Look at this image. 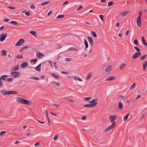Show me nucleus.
Here are the masks:
<instances>
[{
	"label": "nucleus",
	"instance_id": "obj_1",
	"mask_svg": "<svg viewBox=\"0 0 147 147\" xmlns=\"http://www.w3.org/2000/svg\"><path fill=\"white\" fill-rule=\"evenodd\" d=\"M116 115H110L109 119L111 122H112L111 125L105 129V131L107 132L110 131L114 128L116 125L115 122L114 121L116 120Z\"/></svg>",
	"mask_w": 147,
	"mask_h": 147
},
{
	"label": "nucleus",
	"instance_id": "obj_2",
	"mask_svg": "<svg viewBox=\"0 0 147 147\" xmlns=\"http://www.w3.org/2000/svg\"><path fill=\"white\" fill-rule=\"evenodd\" d=\"M16 101L20 103L26 104L29 106L32 105V102L30 100H28L22 98L17 97Z\"/></svg>",
	"mask_w": 147,
	"mask_h": 147
},
{
	"label": "nucleus",
	"instance_id": "obj_3",
	"mask_svg": "<svg viewBox=\"0 0 147 147\" xmlns=\"http://www.w3.org/2000/svg\"><path fill=\"white\" fill-rule=\"evenodd\" d=\"M142 53L140 52H137L135 53L132 56V59H135L141 56Z\"/></svg>",
	"mask_w": 147,
	"mask_h": 147
},
{
	"label": "nucleus",
	"instance_id": "obj_4",
	"mask_svg": "<svg viewBox=\"0 0 147 147\" xmlns=\"http://www.w3.org/2000/svg\"><path fill=\"white\" fill-rule=\"evenodd\" d=\"M11 76L14 78H17L20 76V74L18 71H13L11 73Z\"/></svg>",
	"mask_w": 147,
	"mask_h": 147
},
{
	"label": "nucleus",
	"instance_id": "obj_5",
	"mask_svg": "<svg viewBox=\"0 0 147 147\" xmlns=\"http://www.w3.org/2000/svg\"><path fill=\"white\" fill-rule=\"evenodd\" d=\"M25 42L24 40L23 39H20L15 44V46H18L21 45Z\"/></svg>",
	"mask_w": 147,
	"mask_h": 147
},
{
	"label": "nucleus",
	"instance_id": "obj_6",
	"mask_svg": "<svg viewBox=\"0 0 147 147\" xmlns=\"http://www.w3.org/2000/svg\"><path fill=\"white\" fill-rule=\"evenodd\" d=\"M7 34L6 33H5L3 34H1L0 36L1 37L0 38V40L1 42L3 41L5 39L6 37L7 36Z\"/></svg>",
	"mask_w": 147,
	"mask_h": 147
},
{
	"label": "nucleus",
	"instance_id": "obj_7",
	"mask_svg": "<svg viewBox=\"0 0 147 147\" xmlns=\"http://www.w3.org/2000/svg\"><path fill=\"white\" fill-rule=\"evenodd\" d=\"M141 18L140 16H138L136 21L137 24L139 27L140 26L141 24Z\"/></svg>",
	"mask_w": 147,
	"mask_h": 147
},
{
	"label": "nucleus",
	"instance_id": "obj_8",
	"mask_svg": "<svg viewBox=\"0 0 147 147\" xmlns=\"http://www.w3.org/2000/svg\"><path fill=\"white\" fill-rule=\"evenodd\" d=\"M92 100H94L93 102H92V104H91L92 105V106L93 107H94L96 106L97 104V99L96 98H95Z\"/></svg>",
	"mask_w": 147,
	"mask_h": 147
},
{
	"label": "nucleus",
	"instance_id": "obj_9",
	"mask_svg": "<svg viewBox=\"0 0 147 147\" xmlns=\"http://www.w3.org/2000/svg\"><path fill=\"white\" fill-rule=\"evenodd\" d=\"M87 39L89 42L91 46H92L93 45V40L92 38L90 36H88L87 37Z\"/></svg>",
	"mask_w": 147,
	"mask_h": 147
},
{
	"label": "nucleus",
	"instance_id": "obj_10",
	"mask_svg": "<svg viewBox=\"0 0 147 147\" xmlns=\"http://www.w3.org/2000/svg\"><path fill=\"white\" fill-rule=\"evenodd\" d=\"M36 56L39 59L41 58L42 57H44V55L43 54L41 53L38 52L36 53Z\"/></svg>",
	"mask_w": 147,
	"mask_h": 147
},
{
	"label": "nucleus",
	"instance_id": "obj_11",
	"mask_svg": "<svg viewBox=\"0 0 147 147\" xmlns=\"http://www.w3.org/2000/svg\"><path fill=\"white\" fill-rule=\"evenodd\" d=\"M18 93V92L17 91H7V95H9L10 94H16Z\"/></svg>",
	"mask_w": 147,
	"mask_h": 147
},
{
	"label": "nucleus",
	"instance_id": "obj_12",
	"mask_svg": "<svg viewBox=\"0 0 147 147\" xmlns=\"http://www.w3.org/2000/svg\"><path fill=\"white\" fill-rule=\"evenodd\" d=\"M129 12V11L128 10H126L122 12H121L120 13V14H121L122 16L123 17H124L126 16L127 14Z\"/></svg>",
	"mask_w": 147,
	"mask_h": 147
},
{
	"label": "nucleus",
	"instance_id": "obj_13",
	"mask_svg": "<svg viewBox=\"0 0 147 147\" xmlns=\"http://www.w3.org/2000/svg\"><path fill=\"white\" fill-rule=\"evenodd\" d=\"M147 65V60L145 61L143 64V67L144 70H145Z\"/></svg>",
	"mask_w": 147,
	"mask_h": 147
},
{
	"label": "nucleus",
	"instance_id": "obj_14",
	"mask_svg": "<svg viewBox=\"0 0 147 147\" xmlns=\"http://www.w3.org/2000/svg\"><path fill=\"white\" fill-rule=\"evenodd\" d=\"M115 77L114 76H111L107 78L105 80V81H109V80H114L115 79Z\"/></svg>",
	"mask_w": 147,
	"mask_h": 147
},
{
	"label": "nucleus",
	"instance_id": "obj_15",
	"mask_svg": "<svg viewBox=\"0 0 147 147\" xmlns=\"http://www.w3.org/2000/svg\"><path fill=\"white\" fill-rule=\"evenodd\" d=\"M112 67L110 65H108L107 67L106 68L105 71L107 72H110L111 70Z\"/></svg>",
	"mask_w": 147,
	"mask_h": 147
},
{
	"label": "nucleus",
	"instance_id": "obj_16",
	"mask_svg": "<svg viewBox=\"0 0 147 147\" xmlns=\"http://www.w3.org/2000/svg\"><path fill=\"white\" fill-rule=\"evenodd\" d=\"M19 64H18L17 65L14 67H13L11 68V70L12 71H16L18 70Z\"/></svg>",
	"mask_w": 147,
	"mask_h": 147
},
{
	"label": "nucleus",
	"instance_id": "obj_17",
	"mask_svg": "<svg viewBox=\"0 0 147 147\" xmlns=\"http://www.w3.org/2000/svg\"><path fill=\"white\" fill-rule=\"evenodd\" d=\"M84 44L85 46L86 50L88 48V44L86 38L84 39Z\"/></svg>",
	"mask_w": 147,
	"mask_h": 147
},
{
	"label": "nucleus",
	"instance_id": "obj_18",
	"mask_svg": "<svg viewBox=\"0 0 147 147\" xmlns=\"http://www.w3.org/2000/svg\"><path fill=\"white\" fill-rule=\"evenodd\" d=\"M29 48V47L28 46H26L22 47L20 50L19 52L21 53L22 51L24 50H26L28 49Z\"/></svg>",
	"mask_w": 147,
	"mask_h": 147
},
{
	"label": "nucleus",
	"instance_id": "obj_19",
	"mask_svg": "<svg viewBox=\"0 0 147 147\" xmlns=\"http://www.w3.org/2000/svg\"><path fill=\"white\" fill-rule=\"evenodd\" d=\"M126 64L125 63H122L119 65V68L120 70L123 69L125 67Z\"/></svg>",
	"mask_w": 147,
	"mask_h": 147
},
{
	"label": "nucleus",
	"instance_id": "obj_20",
	"mask_svg": "<svg viewBox=\"0 0 147 147\" xmlns=\"http://www.w3.org/2000/svg\"><path fill=\"white\" fill-rule=\"evenodd\" d=\"M118 109H121L123 108V105L122 102H119V105L118 107Z\"/></svg>",
	"mask_w": 147,
	"mask_h": 147
},
{
	"label": "nucleus",
	"instance_id": "obj_21",
	"mask_svg": "<svg viewBox=\"0 0 147 147\" xmlns=\"http://www.w3.org/2000/svg\"><path fill=\"white\" fill-rule=\"evenodd\" d=\"M28 65V64L27 63V62H24V63H22V64L20 66L22 68H25L27 67Z\"/></svg>",
	"mask_w": 147,
	"mask_h": 147
},
{
	"label": "nucleus",
	"instance_id": "obj_22",
	"mask_svg": "<svg viewBox=\"0 0 147 147\" xmlns=\"http://www.w3.org/2000/svg\"><path fill=\"white\" fill-rule=\"evenodd\" d=\"M41 64H40L37 66L35 68L36 70L38 71H40L41 69Z\"/></svg>",
	"mask_w": 147,
	"mask_h": 147
},
{
	"label": "nucleus",
	"instance_id": "obj_23",
	"mask_svg": "<svg viewBox=\"0 0 147 147\" xmlns=\"http://www.w3.org/2000/svg\"><path fill=\"white\" fill-rule=\"evenodd\" d=\"M1 55L2 56H6L7 55V52L5 50H3L1 51Z\"/></svg>",
	"mask_w": 147,
	"mask_h": 147
},
{
	"label": "nucleus",
	"instance_id": "obj_24",
	"mask_svg": "<svg viewBox=\"0 0 147 147\" xmlns=\"http://www.w3.org/2000/svg\"><path fill=\"white\" fill-rule=\"evenodd\" d=\"M8 76V75H4L2 76L1 77V79L2 80H6V78Z\"/></svg>",
	"mask_w": 147,
	"mask_h": 147
},
{
	"label": "nucleus",
	"instance_id": "obj_25",
	"mask_svg": "<svg viewBox=\"0 0 147 147\" xmlns=\"http://www.w3.org/2000/svg\"><path fill=\"white\" fill-rule=\"evenodd\" d=\"M142 40L143 44L145 45L147 47V43L146 42L145 40L144 36H143L142 38Z\"/></svg>",
	"mask_w": 147,
	"mask_h": 147
},
{
	"label": "nucleus",
	"instance_id": "obj_26",
	"mask_svg": "<svg viewBox=\"0 0 147 147\" xmlns=\"http://www.w3.org/2000/svg\"><path fill=\"white\" fill-rule=\"evenodd\" d=\"M92 105L91 104H85L83 105V107H84L92 108Z\"/></svg>",
	"mask_w": 147,
	"mask_h": 147
},
{
	"label": "nucleus",
	"instance_id": "obj_27",
	"mask_svg": "<svg viewBox=\"0 0 147 147\" xmlns=\"http://www.w3.org/2000/svg\"><path fill=\"white\" fill-rule=\"evenodd\" d=\"M92 74L91 72H90L89 73L87 76L86 77V80H88L91 77V76H92Z\"/></svg>",
	"mask_w": 147,
	"mask_h": 147
},
{
	"label": "nucleus",
	"instance_id": "obj_28",
	"mask_svg": "<svg viewBox=\"0 0 147 147\" xmlns=\"http://www.w3.org/2000/svg\"><path fill=\"white\" fill-rule=\"evenodd\" d=\"M30 34L33 35L35 36H37V34L36 31H31L30 32Z\"/></svg>",
	"mask_w": 147,
	"mask_h": 147
},
{
	"label": "nucleus",
	"instance_id": "obj_29",
	"mask_svg": "<svg viewBox=\"0 0 147 147\" xmlns=\"http://www.w3.org/2000/svg\"><path fill=\"white\" fill-rule=\"evenodd\" d=\"M1 92L4 95H7V91L5 89H3L1 90Z\"/></svg>",
	"mask_w": 147,
	"mask_h": 147
},
{
	"label": "nucleus",
	"instance_id": "obj_30",
	"mask_svg": "<svg viewBox=\"0 0 147 147\" xmlns=\"http://www.w3.org/2000/svg\"><path fill=\"white\" fill-rule=\"evenodd\" d=\"M91 34L95 38H96L97 37V35L96 33L93 31H92L91 32Z\"/></svg>",
	"mask_w": 147,
	"mask_h": 147
},
{
	"label": "nucleus",
	"instance_id": "obj_31",
	"mask_svg": "<svg viewBox=\"0 0 147 147\" xmlns=\"http://www.w3.org/2000/svg\"><path fill=\"white\" fill-rule=\"evenodd\" d=\"M147 55H144L142 56L140 58V59L142 61H144L145 59L147 57Z\"/></svg>",
	"mask_w": 147,
	"mask_h": 147
},
{
	"label": "nucleus",
	"instance_id": "obj_32",
	"mask_svg": "<svg viewBox=\"0 0 147 147\" xmlns=\"http://www.w3.org/2000/svg\"><path fill=\"white\" fill-rule=\"evenodd\" d=\"M129 115V114H127L126 115L124 116L123 117V121H125L126 120L128 119V117Z\"/></svg>",
	"mask_w": 147,
	"mask_h": 147
},
{
	"label": "nucleus",
	"instance_id": "obj_33",
	"mask_svg": "<svg viewBox=\"0 0 147 147\" xmlns=\"http://www.w3.org/2000/svg\"><path fill=\"white\" fill-rule=\"evenodd\" d=\"M51 74L56 79H58L59 78V76L58 75L54 73H52Z\"/></svg>",
	"mask_w": 147,
	"mask_h": 147
},
{
	"label": "nucleus",
	"instance_id": "obj_34",
	"mask_svg": "<svg viewBox=\"0 0 147 147\" xmlns=\"http://www.w3.org/2000/svg\"><path fill=\"white\" fill-rule=\"evenodd\" d=\"M30 78L32 79L36 80H39V78H38L36 77L32 76L30 77Z\"/></svg>",
	"mask_w": 147,
	"mask_h": 147
},
{
	"label": "nucleus",
	"instance_id": "obj_35",
	"mask_svg": "<svg viewBox=\"0 0 147 147\" xmlns=\"http://www.w3.org/2000/svg\"><path fill=\"white\" fill-rule=\"evenodd\" d=\"M10 23L14 25H16L18 24V22L17 21H11Z\"/></svg>",
	"mask_w": 147,
	"mask_h": 147
},
{
	"label": "nucleus",
	"instance_id": "obj_36",
	"mask_svg": "<svg viewBox=\"0 0 147 147\" xmlns=\"http://www.w3.org/2000/svg\"><path fill=\"white\" fill-rule=\"evenodd\" d=\"M13 80V78H9L6 79V80L7 82H11Z\"/></svg>",
	"mask_w": 147,
	"mask_h": 147
},
{
	"label": "nucleus",
	"instance_id": "obj_37",
	"mask_svg": "<svg viewBox=\"0 0 147 147\" xmlns=\"http://www.w3.org/2000/svg\"><path fill=\"white\" fill-rule=\"evenodd\" d=\"M37 59H32L30 61V62H33L34 63V64H35L36 62L37 61Z\"/></svg>",
	"mask_w": 147,
	"mask_h": 147
},
{
	"label": "nucleus",
	"instance_id": "obj_38",
	"mask_svg": "<svg viewBox=\"0 0 147 147\" xmlns=\"http://www.w3.org/2000/svg\"><path fill=\"white\" fill-rule=\"evenodd\" d=\"M49 1H45L42 3L41 4V5H45L49 3Z\"/></svg>",
	"mask_w": 147,
	"mask_h": 147
},
{
	"label": "nucleus",
	"instance_id": "obj_39",
	"mask_svg": "<svg viewBox=\"0 0 147 147\" xmlns=\"http://www.w3.org/2000/svg\"><path fill=\"white\" fill-rule=\"evenodd\" d=\"M134 44L136 45H138V41L137 39H135L134 40Z\"/></svg>",
	"mask_w": 147,
	"mask_h": 147
},
{
	"label": "nucleus",
	"instance_id": "obj_40",
	"mask_svg": "<svg viewBox=\"0 0 147 147\" xmlns=\"http://www.w3.org/2000/svg\"><path fill=\"white\" fill-rule=\"evenodd\" d=\"M64 15H60L58 16L56 18L57 19L63 17L64 16Z\"/></svg>",
	"mask_w": 147,
	"mask_h": 147
},
{
	"label": "nucleus",
	"instance_id": "obj_41",
	"mask_svg": "<svg viewBox=\"0 0 147 147\" xmlns=\"http://www.w3.org/2000/svg\"><path fill=\"white\" fill-rule=\"evenodd\" d=\"M135 86H136V84H135V83H134L130 87L129 89L132 90V89H133L134 88V87H135Z\"/></svg>",
	"mask_w": 147,
	"mask_h": 147
},
{
	"label": "nucleus",
	"instance_id": "obj_42",
	"mask_svg": "<svg viewBox=\"0 0 147 147\" xmlns=\"http://www.w3.org/2000/svg\"><path fill=\"white\" fill-rule=\"evenodd\" d=\"M134 49H136V51L138 52H140V49L137 47H134Z\"/></svg>",
	"mask_w": 147,
	"mask_h": 147
},
{
	"label": "nucleus",
	"instance_id": "obj_43",
	"mask_svg": "<svg viewBox=\"0 0 147 147\" xmlns=\"http://www.w3.org/2000/svg\"><path fill=\"white\" fill-rule=\"evenodd\" d=\"M69 50H71V51H76L77 50L75 48L73 47H71L69 49Z\"/></svg>",
	"mask_w": 147,
	"mask_h": 147
},
{
	"label": "nucleus",
	"instance_id": "obj_44",
	"mask_svg": "<svg viewBox=\"0 0 147 147\" xmlns=\"http://www.w3.org/2000/svg\"><path fill=\"white\" fill-rule=\"evenodd\" d=\"M23 57V55H22L20 54V55H17V56L16 58H22Z\"/></svg>",
	"mask_w": 147,
	"mask_h": 147
},
{
	"label": "nucleus",
	"instance_id": "obj_45",
	"mask_svg": "<svg viewBox=\"0 0 147 147\" xmlns=\"http://www.w3.org/2000/svg\"><path fill=\"white\" fill-rule=\"evenodd\" d=\"M113 3V2L112 1L109 2L108 3V5L109 7H110L112 5Z\"/></svg>",
	"mask_w": 147,
	"mask_h": 147
},
{
	"label": "nucleus",
	"instance_id": "obj_46",
	"mask_svg": "<svg viewBox=\"0 0 147 147\" xmlns=\"http://www.w3.org/2000/svg\"><path fill=\"white\" fill-rule=\"evenodd\" d=\"M99 17L102 21H103L104 20V16L103 15H99Z\"/></svg>",
	"mask_w": 147,
	"mask_h": 147
},
{
	"label": "nucleus",
	"instance_id": "obj_47",
	"mask_svg": "<svg viewBox=\"0 0 147 147\" xmlns=\"http://www.w3.org/2000/svg\"><path fill=\"white\" fill-rule=\"evenodd\" d=\"M91 98L90 97H85L83 98V99L86 100H90L91 99Z\"/></svg>",
	"mask_w": 147,
	"mask_h": 147
},
{
	"label": "nucleus",
	"instance_id": "obj_48",
	"mask_svg": "<svg viewBox=\"0 0 147 147\" xmlns=\"http://www.w3.org/2000/svg\"><path fill=\"white\" fill-rule=\"evenodd\" d=\"M30 13L29 11L25 12L26 15L28 16H30Z\"/></svg>",
	"mask_w": 147,
	"mask_h": 147
},
{
	"label": "nucleus",
	"instance_id": "obj_49",
	"mask_svg": "<svg viewBox=\"0 0 147 147\" xmlns=\"http://www.w3.org/2000/svg\"><path fill=\"white\" fill-rule=\"evenodd\" d=\"M65 60L66 61L68 62L71 61L72 60L71 58H67Z\"/></svg>",
	"mask_w": 147,
	"mask_h": 147
},
{
	"label": "nucleus",
	"instance_id": "obj_50",
	"mask_svg": "<svg viewBox=\"0 0 147 147\" xmlns=\"http://www.w3.org/2000/svg\"><path fill=\"white\" fill-rule=\"evenodd\" d=\"M6 131H2L0 133V136H2L3 134L6 133Z\"/></svg>",
	"mask_w": 147,
	"mask_h": 147
},
{
	"label": "nucleus",
	"instance_id": "obj_51",
	"mask_svg": "<svg viewBox=\"0 0 147 147\" xmlns=\"http://www.w3.org/2000/svg\"><path fill=\"white\" fill-rule=\"evenodd\" d=\"M58 135H56L55 137H54V140H57V139H58Z\"/></svg>",
	"mask_w": 147,
	"mask_h": 147
},
{
	"label": "nucleus",
	"instance_id": "obj_52",
	"mask_svg": "<svg viewBox=\"0 0 147 147\" xmlns=\"http://www.w3.org/2000/svg\"><path fill=\"white\" fill-rule=\"evenodd\" d=\"M52 105L56 108H58L59 106V104H57L55 103L53 104Z\"/></svg>",
	"mask_w": 147,
	"mask_h": 147
},
{
	"label": "nucleus",
	"instance_id": "obj_53",
	"mask_svg": "<svg viewBox=\"0 0 147 147\" xmlns=\"http://www.w3.org/2000/svg\"><path fill=\"white\" fill-rule=\"evenodd\" d=\"M53 83L55 84L57 86H59L60 85L59 83L55 82H53Z\"/></svg>",
	"mask_w": 147,
	"mask_h": 147
},
{
	"label": "nucleus",
	"instance_id": "obj_54",
	"mask_svg": "<svg viewBox=\"0 0 147 147\" xmlns=\"http://www.w3.org/2000/svg\"><path fill=\"white\" fill-rule=\"evenodd\" d=\"M86 116H84L82 117L81 119L83 120H86Z\"/></svg>",
	"mask_w": 147,
	"mask_h": 147
},
{
	"label": "nucleus",
	"instance_id": "obj_55",
	"mask_svg": "<svg viewBox=\"0 0 147 147\" xmlns=\"http://www.w3.org/2000/svg\"><path fill=\"white\" fill-rule=\"evenodd\" d=\"M40 142H37L34 144V146H37L40 144Z\"/></svg>",
	"mask_w": 147,
	"mask_h": 147
},
{
	"label": "nucleus",
	"instance_id": "obj_56",
	"mask_svg": "<svg viewBox=\"0 0 147 147\" xmlns=\"http://www.w3.org/2000/svg\"><path fill=\"white\" fill-rule=\"evenodd\" d=\"M47 120H48V125H51V122H50V119H49V117H48V118H47Z\"/></svg>",
	"mask_w": 147,
	"mask_h": 147
},
{
	"label": "nucleus",
	"instance_id": "obj_57",
	"mask_svg": "<svg viewBox=\"0 0 147 147\" xmlns=\"http://www.w3.org/2000/svg\"><path fill=\"white\" fill-rule=\"evenodd\" d=\"M8 8H9L10 9H15V7H11V6H9L7 7Z\"/></svg>",
	"mask_w": 147,
	"mask_h": 147
},
{
	"label": "nucleus",
	"instance_id": "obj_58",
	"mask_svg": "<svg viewBox=\"0 0 147 147\" xmlns=\"http://www.w3.org/2000/svg\"><path fill=\"white\" fill-rule=\"evenodd\" d=\"M144 115H142L141 116V117H140V119L141 120H142V119H144Z\"/></svg>",
	"mask_w": 147,
	"mask_h": 147
},
{
	"label": "nucleus",
	"instance_id": "obj_59",
	"mask_svg": "<svg viewBox=\"0 0 147 147\" xmlns=\"http://www.w3.org/2000/svg\"><path fill=\"white\" fill-rule=\"evenodd\" d=\"M83 7L82 5H80V6L77 9V10H79L82 8Z\"/></svg>",
	"mask_w": 147,
	"mask_h": 147
},
{
	"label": "nucleus",
	"instance_id": "obj_60",
	"mask_svg": "<svg viewBox=\"0 0 147 147\" xmlns=\"http://www.w3.org/2000/svg\"><path fill=\"white\" fill-rule=\"evenodd\" d=\"M139 15L138 16H140V17H141V16L142 15V11H140L139 12Z\"/></svg>",
	"mask_w": 147,
	"mask_h": 147
},
{
	"label": "nucleus",
	"instance_id": "obj_61",
	"mask_svg": "<svg viewBox=\"0 0 147 147\" xmlns=\"http://www.w3.org/2000/svg\"><path fill=\"white\" fill-rule=\"evenodd\" d=\"M121 97L122 99H124L125 98H126V96H123V95H121Z\"/></svg>",
	"mask_w": 147,
	"mask_h": 147
},
{
	"label": "nucleus",
	"instance_id": "obj_62",
	"mask_svg": "<svg viewBox=\"0 0 147 147\" xmlns=\"http://www.w3.org/2000/svg\"><path fill=\"white\" fill-rule=\"evenodd\" d=\"M61 73L62 74H68V72H66L61 71Z\"/></svg>",
	"mask_w": 147,
	"mask_h": 147
},
{
	"label": "nucleus",
	"instance_id": "obj_63",
	"mask_svg": "<svg viewBox=\"0 0 147 147\" xmlns=\"http://www.w3.org/2000/svg\"><path fill=\"white\" fill-rule=\"evenodd\" d=\"M129 31L128 30H127L125 34L126 36H127L128 35Z\"/></svg>",
	"mask_w": 147,
	"mask_h": 147
},
{
	"label": "nucleus",
	"instance_id": "obj_64",
	"mask_svg": "<svg viewBox=\"0 0 147 147\" xmlns=\"http://www.w3.org/2000/svg\"><path fill=\"white\" fill-rule=\"evenodd\" d=\"M52 13V11L51 10L47 14L48 16H49Z\"/></svg>",
	"mask_w": 147,
	"mask_h": 147
}]
</instances>
